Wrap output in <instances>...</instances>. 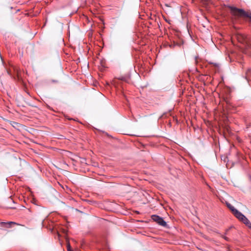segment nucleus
Wrapping results in <instances>:
<instances>
[{
	"instance_id": "8",
	"label": "nucleus",
	"mask_w": 251,
	"mask_h": 251,
	"mask_svg": "<svg viewBox=\"0 0 251 251\" xmlns=\"http://www.w3.org/2000/svg\"><path fill=\"white\" fill-rule=\"evenodd\" d=\"M222 237H223L224 239H225L226 240V241H228V238H227V237H226V236H224V235H223V236H222Z\"/></svg>"
},
{
	"instance_id": "6",
	"label": "nucleus",
	"mask_w": 251,
	"mask_h": 251,
	"mask_svg": "<svg viewBox=\"0 0 251 251\" xmlns=\"http://www.w3.org/2000/svg\"><path fill=\"white\" fill-rule=\"evenodd\" d=\"M226 205L227 207L231 211L232 214L235 212V210H236L237 209H235L234 206H233L232 205H231L229 203H226Z\"/></svg>"
},
{
	"instance_id": "11",
	"label": "nucleus",
	"mask_w": 251,
	"mask_h": 251,
	"mask_svg": "<svg viewBox=\"0 0 251 251\" xmlns=\"http://www.w3.org/2000/svg\"><path fill=\"white\" fill-rule=\"evenodd\" d=\"M205 1H207L208 0H204Z\"/></svg>"
},
{
	"instance_id": "9",
	"label": "nucleus",
	"mask_w": 251,
	"mask_h": 251,
	"mask_svg": "<svg viewBox=\"0 0 251 251\" xmlns=\"http://www.w3.org/2000/svg\"><path fill=\"white\" fill-rule=\"evenodd\" d=\"M68 251H72L71 250V248H70V246L69 245L68 246Z\"/></svg>"
},
{
	"instance_id": "5",
	"label": "nucleus",
	"mask_w": 251,
	"mask_h": 251,
	"mask_svg": "<svg viewBox=\"0 0 251 251\" xmlns=\"http://www.w3.org/2000/svg\"><path fill=\"white\" fill-rule=\"evenodd\" d=\"M244 39V42L247 45L248 48H251V45H250L251 43V39L248 38L247 36H244L243 37Z\"/></svg>"
},
{
	"instance_id": "3",
	"label": "nucleus",
	"mask_w": 251,
	"mask_h": 251,
	"mask_svg": "<svg viewBox=\"0 0 251 251\" xmlns=\"http://www.w3.org/2000/svg\"><path fill=\"white\" fill-rule=\"evenodd\" d=\"M151 219L155 222H156L159 225L163 226H166V222L163 220V219L159 216L153 215L151 216Z\"/></svg>"
},
{
	"instance_id": "1",
	"label": "nucleus",
	"mask_w": 251,
	"mask_h": 251,
	"mask_svg": "<svg viewBox=\"0 0 251 251\" xmlns=\"http://www.w3.org/2000/svg\"><path fill=\"white\" fill-rule=\"evenodd\" d=\"M230 10V13L234 18L236 19L239 17H247L250 18L251 22V13L246 12L242 9L237 8L233 6H228Z\"/></svg>"
},
{
	"instance_id": "2",
	"label": "nucleus",
	"mask_w": 251,
	"mask_h": 251,
	"mask_svg": "<svg viewBox=\"0 0 251 251\" xmlns=\"http://www.w3.org/2000/svg\"><path fill=\"white\" fill-rule=\"evenodd\" d=\"M233 214L240 221H242L245 225L250 226L251 223L249 220L240 211L238 210H235Z\"/></svg>"
},
{
	"instance_id": "4",
	"label": "nucleus",
	"mask_w": 251,
	"mask_h": 251,
	"mask_svg": "<svg viewBox=\"0 0 251 251\" xmlns=\"http://www.w3.org/2000/svg\"><path fill=\"white\" fill-rule=\"evenodd\" d=\"M1 225L5 227H10L11 225H18V224L14 222H1Z\"/></svg>"
},
{
	"instance_id": "7",
	"label": "nucleus",
	"mask_w": 251,
	"mask_h": 251,
	"mask_svg": "<svg viewBox=\"0 0 251 251\" xmlns=\"http://www.w3.org/2000/svg\"><path fill=\"white\" fill-rule=\"evenodd\" d=\"M251 72V69H249L248 70V71H247L246 72V78L248 79H250V74L249 73Z\"/></svg>"
},
{
	"instance_id": "10",
	"label": "nucleus",
	"mask_w": 251,
	"mask_h": 251,
	"mask_svg": "<svg viewBox=\"0 0 251 251\" xmlns=\"http://www.w3.org/2000/svg\"><path fill=\"white\" fill-rule=\"evenodd\" d=\"M63 233H64L66 234V233H67V231L66 229H63Z\"/></svg>"
}]
</instances>
